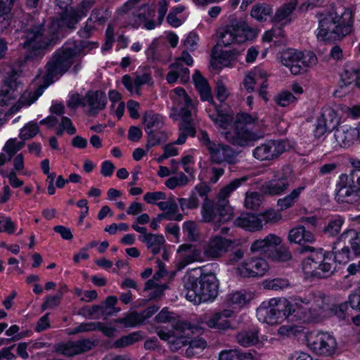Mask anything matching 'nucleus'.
<instances>
[{
  "label": "nucleus",
  "mask_w": 360,
  "mask_h": 360,
  "mask_svg": "<svg viewBox=\"0 0 360 360\" xmlns=\"http://www.w3.org/2000/svg\"><path fill=\"white\" fill-rule=\"evenodd\" d=\"M81 18L73 10L65 13L59 20H53L48 29L45 20H37L29 16L21 30V46L25 50V60L34 61L41 59L46 52L54 46L59 40L61 30L66 27L75 28Z\"/></svg>",
  "instance_id": "f257e3e1"
},
{
  "label": "nucleus",
  "mask_w": 360,
  "mask_h": 360,
  "mask_svg": "<svg viewBox=\"0 0 360 360\" xmlns=\"http://www.w3.org/2000/svg\"><path fill=\"white\" fill-rule=\"evenodd\" d=\"M193 272V270L187 272L182 278L186 298L195 304L214 300L219 288L216 276L209 273L197 276Z\"/></svg>",
  "instance_id": "f03ea898"
},
{
  "label": "nucleus",
  "mask_w": 360,
  "mask_h": 360,
  "mask_svg": "<svg viewBox=\"0 0 360 360\" xmlns=\"http://www.w3.org/2000/svg\"><path fill=\"white\" fill-rule=\"evenodd\" d=\"M353 15L349 8H345L340 15L329 13L319 20L317 37L323 40H339L352 31Z\"/></svg>",
  "instance_id": "7ed1b4c3"
},
{
  "label": "nucleus",
  "mask_w": 360,
  "mask_h": 360,
  "mask_svg": "<svg viewBox=\"0 0 360 360\" xmlns=\"http://www.w3.org/2000/svg\"><path fill=\"white\" fill-rule=\"evenodd\" d=\"M75 54L68 46H63L53 53L46 63V75L44 77L45 89L54 82V78L61 76L68 71L74 63Z\"/></svg>",
  "instance_id": "20e7f679"
},
{
  "label": "nucleus",
  "mask_w": 360,
  "mask_h": 360,
  "mask_svg": "<svg viewBox=\"0 0 360 360\" xmlns=\"http://www.w3.org/2000/svg\"><path fill=\"white\" fill-rule=\"evenodd\" d=\"M257 34V30L250 27L243 19H233L220 33L219 37L222 44L228 46L233 42L242 44L248 40H252Z\"/></svg>",
  "instance_id": "39448f33"
},
{
  "label": "nucleus",
  "mask_w": 360,
  "mask_h": 360,
  "mask_svg": "<svg viewBox=\"0 0 360 360\" xmlns=\"http://www.w3.org/2000/svg\"><path fill=\"white\" fill-rule=\"evenodd\" d=\"M288 301L271 299L265 301L257 309V316L259 321L269 325L278 324L287 319Z\"/></svg>",
  "instance_id": "423d86ee"
},
{
  "label": "nucleus",
  "mask_w": 360,
  "mask_h": 360,
  "mask_svg": "<svg viewBox=\"0 0 360 360\" xmlns=\"http://www.w3.org/2000/svg\"><path fill=\"white\" fill-rule=\"evenodd\" d=\"M321 263L312 257H308L303 262V271L311 277L317 278H330L336 270V262L333 253L326 252L322 255Z\"/></svg>",
  "instance_id": "0eeeda50"
},
{
  "label": "nucleus",
  "mask_w": 360,
  "mask_h": 360,
  "mask_svg": "<svg viewBox=\"0 0 360 360\" xmlns=\"http://www.w3.org/2000/svg\"><path fill=\"white\" fill-rule=\"evenodd\" d=\"M281 62L292 74L297 75L306 72L308 68L316 65L317 58L311 52L304 55L295 50H288L282 53Z\"/></svg>",
  "instance_id": "6e6552de"
},
{
  "label": "nucleus",
  "mask_w": 360,
  "mask_h": 360,
  "mask_svg": "<svg viewBox=\"0 0 360 360\" xmlns=\"http://www.w3.org/2000/svg\"><path fill=\"white\" fill-rule=\"evenodd\" d=\"M248 179V177L247 176L235 179L221 189L218 194L217 202L216 203V210L219 214L217 221L219 222L224 224L232 219L233 212L231 207L229 205L227 198L233 191L239 188Z\"/></svg>",
  "instance_id": "1a4fd4ad"
},
{
  "label": "nucleus",
  "mask_w": 360,
  "mask_h": 360,
  "mask_svg": "<svg viewBox=\"0 0 360 360\" xmlns=\"http://www.w3.org/2000/svg\"><path fill=\"white\" fill-rule=\"evenodd\" d=\"M285 151L283 140H269L257 146L252 151L255 158L260 161L274 160Z\"/></svg>",
  "instance_id": "9d476101"
},
{
  "label": "nucleus",
  "mask_w": 360,
  "mask_h": 360,
  "mask_svg": "<svg viewBox=\"0 0 360 360\" xmlns=\"http://www.w3.org/2000/svg\"><path fill=\"white\" fill-rule=\"evenodd\" d=\"M308 345L314 352L325 356L333 354L337 347L335 339L327 333H319L310 336L308 338Z\"/></svg>",
  "instance_id": "9b49d317"
},
{
  "label": "nucleus",
  "mask_w": 360,
  "mask_h": 360,
  "mask_svg": "<svg viewBox=\"0 0 360 360\" xmlns=\"http://www.w3.org/2000/svg\"><path fill=\"white\" fill-rule=\"evenodd\" d=\"M263 137L264 134L262 132H254L250 128H243L236 125H234L233 131L225 134V138L229 143L238 146H248Z\"/></svg>",
  "instance_id": "f8f14e48"
},
{
  "label": "nucleus",
  "mask_w": 360,
  "mask_h": 360,
  "mask_svg": "<svg viewBox=\"0 0 360 360\" xmlns=\"http://www.w3.org/2000/svg\"><path fill=\"white\" fill-rule=\"evenodd\" d=\"M269 269L266 261L260 257L248 259L241 266L236 268V274L241 277L262 276Z\"/></svg>",
  "instance_id": "ddd939ff"
},
{
  "label": "nucleus",
  "mask_w": 360,
  "mask_h": 360,
  "mask_svg": "<svg viewBox=\"0 0 360 360\" xmlns=\"http://www.w3.org/2000/svg\"><path fill=\"white\" fill-rule=\"evenodd\" d=\"M209 155L210 162L217 165H234L238 162V152L224 143H216L209 151Z\"/></svg>",
  "instance_id": "4468645a"
},
{
  "label": "nucleus",
  "mask_w": 360,
  "mask_h": 360,
  "mask_svg": "<svg viewBox=\"0 0 360 360\" xmlns=\"http://www.w3.org/2000/svg\"><path fill=\"white\" fill-rule=\"evenodd\" d=\"M93 345V342L89 340L82 339L56 345L54 351L65 356L71 357L91 349Z\"/></svg>",
  "instance_id": "2eb2a0df"
},
{
  "label": "nucleus",
  "mask_w": 360,
  "mask_h": 360,
  "mask_svg": "<svg viewBox=\"0 0 360 360\" xmlns=\"http://www.w3.org/2000/svg\"><path fill=\"white\" fill-rule=\"evenodd\" d=\"M333 136L335 141L331 143V148L334 149L338 146L349 148L357 139L358 131L356 128L340 126L334 131Z\"/></svg>",
  "instance_id": "dca6fc26"
},
{
  "label": "nucleus",
  "mask_w": 360,
  "mask_h": 360,
  "mask_svg": "<svg viewBox=\"0 0 360 360\" xmlns=\"http://www.w3.org/2000/svg\"><path fill=\"white\" fill-rule=\"evenodd\" d=\"M291 181L292 180L288 176L282 174L264 182L262 185L261 190L268 195H282L289 188Z\"/></svg>",
  "instance_id": "f3484780"
},
{
  "label": "nucleus",
  "mask_w": 360,
  "mask_h": 360,
  "mask_svg": "<svg viewBox=\"0 0 360 360\" xmlns=\"http://www.w3.org/2000/svg\"><path fill=\"white\" fill-rule=\"evenodd\" d=\"M232 244L231 240L217 236L210 239L204 247V255L209 258L221 257Z\"/></svg>",
  "instance_id": "a211bd4d"
},
{
  "label": "nucleus",
  "mask_w": 360,
  "mask_h": 360,
  "mask_svg": "<svg viewBox=\"0 0 360 360\" xmlns=\"http://www.w3.org/2000/svg\"><path fill=\"white\" fill-rule=\"evenodd\" d=\"M20 82L18 81V77L15 73L8 76L4 80L0 89V105H7L8 102L15 98Z\"/></svg>",
  "instance_id": "6ab92c4d"
},
{
  "label": "nucleus",
  "mask_w": 360,
  "mask_h": 360,
  "mask_svg": "<svg viewBox=\"0 0 360 360\" xmlns=\"http://www.w3.org/2000/svg\"><path fill=\"white\" fill-rule=\"evenodd\" d=\"M233 311L230 309H224L215 312L210 316L205 321L207 327L218 330H226L231 328L228 318L233 315Z\"/></svg>",
  "instance_id": "aec40b11"
},
{
  "label": "nucleus",
  "mask_w": 360,
  "mask_h": 360,
  "mask_svg": "<svg viewBox=\"0 0 360 360\" xmlns=\"http://www.w3.org/2000/svg\"><path fill=\"white\" fill-rule=\"evenodd\" d=\"M86 105L90 107L91 115H94L98 111L103 110L107 103L106 96L101 91H89L84 97Z\"/></svg>",
  "instance_id": "412c9836"
},
{
  "label": "nucleus",
  "mask_w": 360,
  "mask_h": 360,
  "mask_svg": "<svg viewBox=\"0 0 360 360\" xmlns=\"http://www.w3.org/2000/svg\"><path fill=\"white\" fill-rule=\"evenodd\" d=\"M287 319L290 321H301L302 322L312 321L315 316L308 308H304L298 303L291 304L288 302Z\"/></svg>",
  "instance_id": "4be33fe9"
},
{
  "label": "nucleus",
  "mask_w": 360,
  "mask_h": 360,
  "mask_svg": "<svg viewBox=\"0 0 360 360\" xmlns=\"http://www.w3.org/2000/svg\"><path fill=\"white\" fill-rule=\"evenodd\" d=\"M281 243V238L279 236L275 234H269L264 239L255 240L251 245L250 250L252 252H271V250L280 245Z\"/></svg>",
  "instance_id": "5701e85b"
},
{
  "label": "nucleus",
  "mask_w": 360,
  "mask_h": 360,
  "mask_svg": "<svg viewBox=\"0 0 360 360\" xmlns=\"http://www.w3.org/2000/svg\"><path fill=\"white\" fill-rule=\"evenodd\" d=\"M337 243L349 245L354 255H360V232L354 229L344 231L339 236Z\"/></svg>",
  "instance_id": "b1692460"
},
{
  "label": "nucleus",
  "mask_w": 360,
  "mask_h": 360,
  "mask_svg": "<svg viewBox=\"0 0 360 360\" xmlns=\"http://www.w3.org/2000/svg\"><path fill=\"white\" fill-rule=\"evenodd\" d=\"M155 13L153 8L147 4H144L132 11L129 19V23L133 27L137 28L146 20L153 18Z\"/></svg>",
  "instance_id": "393cba45"
},
{
  "label": "nucleus",
  "mask_w": 360,
  "mask_h": 360,
  "mask_svg": "<svg viewBox=\"0 0 360 360\" xmlns=\"http://www.w3.org/2000/svg\"><path fill=\"white\" fill-rule=\"evenodd\" d=\"M193 79L195 87L198 89L200 98L202 101H207L212 105H214L211 89L207 80L202 77L200 71L195 70L193 75Z\"/></svg>",
  "instance_id": "a878e982"
},
{
  "label": "nucleus",
  "mask_w": 360,
  "mask_h": 360,
  "mask_svg": "<svg viewBox=\"0 0 360 360\" xmlns=\"http://www.w3.org/2000/svg\"><path fill=\"white\" fill-rule=\"evenodd\" d=\"M235 224L248 231H255L262 229V219L253 214H243L235 220Z\"/></svg>",
  "instance_id": "bb28decb"
},
{
  "label": "nucleus",
  "mask_w": 360,
  "mask_h": 360,
  "mask_svg": "<svg viewBox=\"0 0 360 360\" xmlns=\"http://www.w3.org/2000/svg\"><path fill=\"white\" fill-rule=\"evenodd\" d=\"M288 238L290 243H313L315 240L311 231L306 230L304 226H298L290 230Z\"/></svg>",
  "instance_id": "cd10ccee"
},
{
  "label": "nucleus",
  "mask_w": 360,
  "mask_h": 360,
  "mask_svg": "<svg viewBox=\"0 0 360 360\" xmlns=\"http://www.w3.org/2000/svg\"><path fill=\"white\" fill-rule=\"evenodd\" d=\"M236 54V51L234 49L219 51L218 45L215 46L212 53L211 64L214 68H221L223 66L228 65Z\"/></svg>",
  "instance_id": "c85d7f7f"
},
{
  "label": "nucleus",
  "mask_w": 360,
  "mask_h": 360,
  "mask_svg": "<svg viewBox=\"0 0 360 360\" xmlns=\"http://www.w3.org/2000/svg\"><path fill=\"white\" fill-rule=\"evenodd\" d=\"M45 86H39L34 93L24 94L8 110L9 114H14L19 111L24 105L33 103L44 92Z\"/></svg>",
  "instance_id": "c756f323"
},
{
  "label": "nucleus",
  "mask_w": 360,
  "mask_h": 360,
  "mask_svg": "<svg viewBox=\"0 0 360 360\" xmlns=\"http://www.w3.org/2000/svg\"><path fill=\"white\" fill-rule=\"evenodd\" d=\"M339 186L335 197L338 201L352 203L360 197L352 183L349 185H340Z\"/></svg>",
  "instance_id": "7c9ffc66"
},
{
  "label": "nucleus",
  "mask_w": 360,
  "mask_h": 360,
  "mask_svg": "<svg viewBox=\"0 0 360 360\" xmlns=\"http://www.w3.org/2000/svg\"><path fill=\"white\" fill-rule=\"evenodd\" d=\"M319 120L330 132L335 130L340 122V117L336 112L331 108L326 109Z\"/></svg>",
  "instance_id": "2f4dec72"
},
{
  "label": "nucleus",
  "mask_w": 360,
  "mask_h": 360,
  "mask_svg": "<svg viewBox=\"0 0 360 360\" xmlns=\"http://www.w3.org/2000/svg\"><path fill=\"white\" fill-rule=\"evenodd\" d=\"M142 122L145 126L146 133L148 131L162 129L163 127V121L158 114L146 112L143 116Z\"/></svg>",
  "instance_id": "473e14b6"
},
{
  "label": "nucleus",
  "mask_w": 360,
  "mask_h": 360,
  "mask_svg": "<svg viewBox=\"0 0 360 360\" xmlns=\"http://www.w3.org/2000/svg\"><path fill=\"white\" fill-rule=\"evenodd\" d=\"M253 298V295L251 292L243 291H236L234 292L227 295L226 297V302L229 305H238L242 307L245 305Z\"/></svg>",
  "instance_id": "72a5a7b5"
},
{
  "label": "nucleus",
  "mask_w": 360,
  "mask_h": 360,
  "mask_svg": "<svg viewBox=\"0 0 360 360\" xmlns=\"http://www.w3.org/2000/svg\"><path fill=\"white\" fill-rule=\"evenodd\" d=\"M304 188L305 186H299L293 189L289 195L278 199L277 206L279 207V210L283 211L292 207Z\"/></svg>",
  "instance_id": "f704fd0d"
},
{
  "label": "nucleus",
  "mask_w": 360,
  "mask_h": 360,
  "mask_svg": "<svg viewBox=\"0 0 360 360\" xmlns=\"http://www.w3.org/2000/svg\"><path fill=\"white\" fill-rule=\"evenodd\" d=\"M143 339L142 332L136 331L129 333L127 335L122 336L120 338L116 340L113 346L115 348H124L134 345Z\"/></svg>",
  "instance_id": "c9c22d12"
},
{
  "label": "nucleus",
  "mask_w": 360,
  "mask_h": 360,
  "mask_svg": "<svg viewBox=\"0 0 360 360\" xmlns=\"http://www.w3.org/2000/svg\"><path fill=\"white\" fill-rule=\"evenodd\" d=\"M210 117L220 127L226 129L233 120V115L226 112L225 109L216 107V112L210 115Z\"/></svg>",
  "instance_id": "e433bc0d"
},
{
  "label": "nucleus",
  "mask_w": 360,
  "mask_h": 360,
  "mask_svg": "<svg viewBox=\"0 0 360 360\" xmlns=\"http://www.w3.org/2000/svg\"><path fill=\"white\" fill-rule=\"evenodd\" d=\"M219 360H254V359L250 352L231 349L221 352L219 354Z\"/></svg>",
  "instance_id": "4c0bfd02"
},
{
  "label": "nucleus",
  "mask_w": 360,
  "mask_h": 360,
  "mask_svg": "<svg viewBox=\"0 0 360 360\" xmlns=\"http://www.w3.org/2000/svg\"><path fill=\"white\" fill-rule=\"evenodd\" d=\"M236 340L243 347L255 345L259 342L258 333L254 330H243L238 333Z\"/></svg>",
  "instance_id": "58836bf2"
},
{
  "label": "nucleus",
  "mask_w": 360,
  "mask_h": 360,
  "mask_svg": "<svg viewBox=\"0 0 360 360\" xmlns=\"http://www.w3.org/2000/svg\"><path fill=\"white\" fill-rule=\"evenodd\" d=\"M146 134L147 143L146 148L147 150H148L151 147L158 146L162 142L166 141L167 139V134L161 129L148 131Z\"/></svg>",
  "instance_id": "ea45409f"
},
{
  "label": "nucleus",
  "mask_w": 360,
  "mask_h": 360,
  "mask_svg": "<svg viewBox=\"0 0 360 360\" xmlns=\"http://www.w3.org/2000/svg\"><path fill=\"white\" fill-rule=\"evenodd\" d=\"M297 4V0H292L280 7L276 12L274 20L279 22L284 20H287L292 11L295 9Z\"/></svg>",
  "instance_id": "a19ab883"
},
{
  "label": "nucleus",
  "mask_w": 360,
  "mask_h": 360,
  "mask_svg": "<svg viewBox=\"0 0 360 360\" xmlns=\"http://www.w3.org/2000/svg\"><path fill=\"white\" fill-rule=\"evenodd\" d=\"M115 323L122 324L125 328H132L143 323L141 316L136 311L127 313L124 317L115 319Z\"/></svg>",
  "instance_id": "79ce46f5"
},
{
  "label": "nucleus",
  "mask_w": 360,
  "mask_h": 360,
  "mask_svg": "<svg viewBox=\"0 0 360 360\" xmlns=\"http://www.w3.org/2000/svg\"><path fill=\"white\" fill-rule=\"evenodd\" d=\"M216 205L214 206L212 201L205 198L202 205V217L204 222H211L217 217Z\"/></svg>",
  "instance_id": "37998d69"
},
{
  "label": "nucleus",
  "mask_w": 360,
  "mask_h": 360,
  "mask_svg": "<svg viewBox=\"0 0 360 360\" xmlns=\"http://www.w3.org/2000/svg\"><path fill=\"white\" fill-rule=\"evenodd\" d=\"M337 244V242L335 243ZM340 249H337L336 247L333 248V250L330 252L333 253V259L336 263L340 264H347L349 260L350 255V249L349 247L345 244H338Z\"/></svg>",
  "instance_id": "c03bdc74"
},
{
  "label": "nucleus",
  "mask_w": 360,
  "mask_h": 360,
  "mask_svg": "<svg viewBox=\"0 0 360 360\" xmlns=\"http://www.w3.org/2000/svg\"><path fill=\"white\" fill-rule=\"evenodd\" d=\"M269 257L276 262H287L292 257L288 248L284 245L274 248L271 252H269Z\"/></svg>",
  "instance_id": "a18cd8bd"
},
{
  "label": "nucleus",
  "mask_w": 360,
  "mask_h": 360,
  "mask_svg": "<svg viewBox=\"0 0 360 360\" xmlns=\"http://www.w3.org/2000/svg\"><path fill=\"white\" fill-rule=\"evenodd\" d=\"M263 195L256 191L247 192L244 205L247 209L256 210L260 207L263 200Z\"/></svg>",
  "instance_id": "49530a36"
},
{
  "label": "nucleus",
  "mask_w": 360,
  "mask_h": 360,
  "mask_svg": "<svg viewBox=\"0 0 360 360\" xmlns=\"http://www.w3.org/2000/svg\"><path fill=\"white\" fill-rule=\"evenodd\" d=\"M271 13V8L264 4L255 5L251 10V16L259 21L266 20Z\"/></svg>",
  "instance_id": "de8ad7c7"
},
{
  "label": "nucleus",
  "mask_w": 360,
  "mask_h": 360,
  "mask_svg": "<svg viewBox=\"0 0 360 360\" xmlns=\"http://www.w3.org/2000/svg\"><path fill=\"white\" fill-rule=\"evenodd\" d=\"M139 240L146 243L148 249L155 245H162L165 243L163 236L153 233H147L146 236H139Z\"/></svg>",
  "instance_id": "09e8293b"
},
{
  "label": "nucleus",
  "mask_w": 360,
  "mask_h": 360,
  "mask_svg": "<svg viewBox=\"0 0 360 360\" xmlns=\"http://www.w3.org/2000/svg\"><path fill=\"white\" fill-rule=\"evenodd\" d=\"M257 122V119L246 112H240L236 115L235 125L243 128H250Z\"/></svg>",
  "instance_id": "8fccbe9b"
},
{
  "label": "nucleus",
  "mask_w": 360,
  "mask_h": 360,
  "mask_svg": "<svg viewBox=\"0 0 360 360\" xmlns=\"http://www.w3.org/2000/svg\"><path fill=\"white\" fill-rule=\"evenodd\" d=\"M157 205L160 210L162 211L167 210V212L164 214H167L168 217L171 218V220L173 219V215H174L179 210L178 205L173 198H169L167 201L159 202L157 203Z\"/></svg>",
  "instance_id": "3c124183"
},
{
  "label": "nucleus",
  "mask_w": 360,
  "mask_h": 360,
  "mask_svg": "<svg viewBox=\"0 0 360 360\" xmlns=\"http://www.w3.org/2000/svg\"><path fill=\"white\" fill-rule=\"evenodd\" d=\"M344 223V220L341 217H338L328 222L323 230V232L328 236H335L338 235Z\"/></svg>",
  "instance_id": "603ef678"
},
{
  "label": "nucleus",
  "mask_w": 360,
  "mask_h": 360,
  "mask_svg": "<svg viewBox=\"0 0 360 360\" xmlns=\"http://www.w3.org/2000/svg\"><path fill=\"white\" fill-rule=\"evenodd\" d=\"M263 285L266 289L278 290L290 286V282L286 278H276L272 280L265 281Z\"/></svg>",
  "instance_id": "864d4df0"
},
{
  "label": "nucleus",
  "mask_w": 360,
  "mask_h": 360,
  "mask_svg": "<svg viewBox=\"0 0 360 360\" xmlns=\"http://www.w3.org/2000/svg\"><path fill=\"white\" fill-rule=\"evenodd\" d=\"M304 333V328L295 325L282 326L278 328V333L282 336L297 337Z\"/></svg>",
  "instance_id": "5fc2aeb1"
},
{
  "label": "nucleus",
  "mask_w": 360,
  "mask_h": 360,
  "mask_svg": "<svg viewBox=\"0 0 360 360\" xmlns=\"http://www.w3.org/2000/svg\"><path fill=\"white\" fill-rule=\"evenodd\" d=\"M330 297L325 294H319L314 297V309H319L321 312H328L331 304Z\"/></svg>",
  "instance_id": "6e6d98bb"
},
{
  "label": "nucleus",
  "mask_w": 360,
  "mask_h": 360,
  "mask_svg": "<svg viewBox=\"0 0 360 360\" xmlns=\"http://www.w3.org/2000/svg\"><path fill=\"white\" fill-rule=\"evenodd\" d=\"M178 202L179 203L181 209L183 211L185 210L186 209H196L199 206V200L198 197L195 195V193H192L188 198H178Z\"/></svg>",
  "instance_id": "4d7b16f0"
},
{
  "label": "nucleus",
  "mask_w": 360,
  "mask_h": 360,
  "mask_svg": "<svg viewBox=\"0 0 360 360\" xmlns=\"http://www.w3.org/2000/svg\"><path fill=\"white\" fill-rule=\"evenodd\" d=\"M258 217L262 219V227L263 224H274L281 219V215L277 213L274 210L270 209L266 212L260 213Z\"/></svg>",
  "instance_id": "13d9d810"
},
{
  "label": "nucleus",
  "mask_w": 360,
  "mask_h": 360,
  "mask_svg": "<svg viewBox=\"0 0 360 360\" xmlns=\"http://www.w3.org/2000/svg\"><path fill=\"white\" fill-rule=\"evenodd\" d=\"M276 103L282 107H286L296 100L295 96L288 91H283L275 96Z\"/></svg>",
  "instance_id": "bf43d9fd"
},
{
  "label": "nucleus",
  "mask_w": 360,
  "mask_h": 360,
  "mask_svg": "<svg viewBox=\"0 0 360 360\" xmlns=\"http://www.w3.org/2000/svg\"><path fill=\"white\" fill-rule=\"evenodd\" d=\"M39 127L35 123L30 122L27 126L23 127L20 133V138L25 141L34 137L38 134Z\"/></svg>",
  "instance_id": "052dcab7"
},
{
  "label": "nucleus",
  "mask_w": 360,
  "mask_h": 360,
  "mask_svg": "<svg viewBox=\"0 0 360 360\" xmlns=\"http://www.w3.org/2000/svg\"><path fill=\"white\" fill-rule=\"evenodd\" d=\"M345 179L346 180L349 179V181L352 182L360 196V169H354L349 176L342 174L340 176L341 181Z\"/></svg>",
  "instance_id": "680f3d73"
},
{
  "label": "nucleus",
  "mask_w": 360,
  "mask_h": 360,
  "mask_svg": "<svg viewBox=\"0 0 360 360\" xmlns=\"http://www.w3.org/2000/svg\"><path fill=\"white\" fill-rule=\"evenodd\" d=\"M169 68L176 70L183 84L189 80V70L187 68H184L181 63L175 62L169 65Z\"/></svg>",
  "instance_id": "e2e57ef3"
},
{
  "label": "nucleus",
  "mask_w": 360,
  "mask_h": 360,
  "mask_svg": "<svg viewBox=\"0 0 360 360\" xmlns=\"http://www.w3.org/2000/svg\"><path fill=\"white\" fill-rule=\"evenodd\" d=\"M183 231L191 241H195L198 239L196 224L192 221H186L184 224Z\"/></svg>",
  "instance_id": "0e129e2a"
},
{
  "label": "nucleus",
  "mask_w": 360,
  "mask_h": 360,
  "mask_svg": "<svg viewBox=\"0 0 360 360\" xmlns=\"http://www.w3.org/2000/svg\"><path fill=\"white\" fill-rule=\"evenodd\" d=\"M101 326L100 322L82 323L77 327L75 328L70 334H77L83 332H90L97 330Z\"/></svg>",
  "instance_id": "69168bd1"
},
{
  "label": "nucleus",
  "mask_w": 360,
  "mask_h": 360,
  "mask_svg": "<svg viewBox=\"0 0 360 360\" xmlns=\"http://www.w3.org/2000/svg\"><path fill=\"white\" fill-rule=\"evenodd\" d=\"M347 308H348L347 302H343L339 305L331 304L328 314L329 315H335L339 319H344L345 313L347 311Z\"/></svg>",
  "instance_id": "338daca9"
},
{
  "label": "nucleus",
  "mask_w": 360,
  "mask_h": 360,
  "mask_svg": "<svg viewBox=\"0 0 360 360\" xmlns=\"http://www.w3.org/2000/svg\"><path fill=\"white\" fill-rule=\"evenodd\" d=\"M15 225L10 217H0V232L3 230L8 234L14 233Z\"/></svg>",
  "instance_id": "774afa93"
}]
</instances>
